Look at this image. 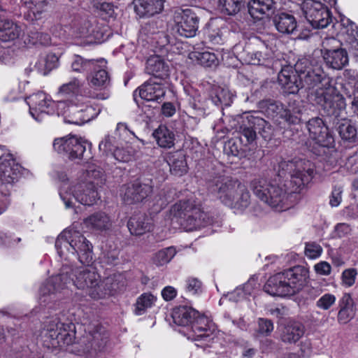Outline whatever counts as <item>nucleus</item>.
Listing matches in <instances>:
<instances>
[{
    "label": "nucleus",
    "instance_id": "obj_41",
    "mask_svg": "<svg viewBox=\"0 0 358 358\" xmlns=\"http://www.w3.org/2000/svg\"><path fill=\"white\" fill-rule=\"evenodd\" d=\"M189 59L206 67H215L218 64L217 56L209 51H192L189 52Z\"/></svg>",
    "mask_w": 358,
    "mask_h": 358
},
{
    "label": "nucleus",
    "instance_id": "obj_27",
    "mask_svg": "<svg viewBox=\"0 0 358 358\" xmlns=\"http://www.w3.org/2000/svg\"><path fill=\"white\" fill-rule=\"evenodd\" d=\"M224 24L221 18H213L208 22L204 34L210 43L217 45L223 43L224 32L226 31Z\"/></svg>",
    "mask_w": 358,
    "mask_h": 358
},
{
    "label": "nucleus",
    "instance_id": "obj_31",
    "mask_svg": "<svg viewBox=\"0 0 358 358\" xmlns=\"http://www.w3.org/2000/svg\"><path fill=\"white\" fill-rule=\"evenodd\" d=\"M95 69L87 77L90 85L94 87H105L109 83V77L105 69L106 62L103 59H99Z\"/></svg>",
    "mask_w": 358,
    "mask_h": 358
},
{
    "label": "nucleus",
    "instance_id": "obj_40",
    "mask_svg": "<svg viewBox=\"0 0 358 358\" xmlns=\"http://www.w3.org/2000/svg\"><path fill=\"white\" fill-rule=\"evenodd\" d=\"M96 20H83L77 22L73 26V34L77 38H87L97 32Z\"/></svg>",
    "mask_w": 358,
    "mask_h": 358
},
{
    "label": "nucleus",
    "instance_id": "obj_57",
    "mask_svg": "<svg viewBox=\"0 0 358 358\" xmlns=\"http://www.w3.org/2000/svg\"><path fill=\"white\" fill-rule=\"evenodd\" d=\"M185 289L191 295L199 294L201 292V282L196 278H189L186 280Z\"/></svg>",
    "mask_w": 358,
    "mask_h": 358
},
{
    "label": "nucleus",
    "instance_id": "obj_25",
    "mask_svg": "<svg viewBox=\"0 0 358 358\" xmlns=\"http://www.w3.org/2000/svg\"><path fill=\"white\" fill-rule=\"evenodd\" d=\"M278 80L284 92L287 94H295L300 88L303 87L301 86V80L297 81L296 75L290 66H286L281 70L278 73Z\"/></svg>",
    "mask_w": 358,
    "mask_h": 358
},
{
    "label": "nucleus",
    "instance_id": "obj_35",
    "mask_svg": "<svg viewBox=\"0 0 358 358\" xmlns=\"http://www.w3.org/2000/svg\"><path fill=\"white\" fill-rule=\"evenodd\" d=\"M59 65V58L55 53H48L40 57L36 62L34 68L43 76L48 75L51 71Z\"/></svg>",
    "mask_w": 358,
    "mask_h": 358
},
{
    "label": "nucleus",
    "instance_id": "obj_48",
    "mask_svg": "<svg viewBox=\"0 0 358 358\" xmlns=\"http://www.w3.org/2000/svg\"><path fill=\"white\" fill-rule=\"evenodd\" d=\"M263 108H265V113L268 116L272 117L280 116L288 119V113L280 103L271 100L266 101L263 103Z\"/></svg>",
    "mask_w": 358,
    "mask_h": 358
},
{
    "label": "nucleus",
    "instance_id": "obj_33",
    "mask_svg": "<svg viewBox=\"0 0 358 358\" xmlns=\"http://www.w3.org/2000/svg\"><path fill=\"white\" fill-rule=\"evenodd\" d=\"M276 29L283 34H292L296 31L297 22L294 15L281 13L273 20Z\"/></svg>",
    "mask_w": 358,
    "mask_h": 358
},
{
    "label": "nucleus",
    "instance_id": "obj_22",
    "mask_svg": "<svg viewBox=\"0 0 358 358\" xmlns=\"http://www.w3.org/2000/svg\"><path fill=\"white\" fill-rule=\"evenodd\" d=\"M285 271L271 276L264 285V291L271 296H285L290 295L288 282Z\"/></svg>",
    "mask_w": 358,
    "mask_h": 358
},
{
    "label": "nucleus",
    "instance_id": "obj_37",
    "mask_svg": "<svg viewBox=\"0 0 358 358\" xmlns=\"http://www.w3.org/2000/svg\"><path fill=\"white\" fill-rule=\"evenodd\" d=\"M254 44L259 45V50L250 53V59L249 63L252 65L264 64L266 61L272 55V51L268 48V45L258 38H254Z\"/></svg>",
    "mask_w": 358,
    "mask_h": 358
},
{
    "label": "nucleus",
    "instance_id": "obj_38",
    "mask_svg": "<svg viewBox=\"0 0 358 358\" xmlns=\"http://www.w3.org/2000/svg\"><path fill=\"white\" fill-rule=\"evenodd\" d=\"M157 145L164 148H171L174 145L175 134L173 131L164 125H160L152 133Z\"/></svg>",
    "mask_w": 358,
    "mask_h": 358
},
{
    "label": "nucleus",
    "instance_id": "obj_39",
    "mask_svg": "<svg viewBox=\"0 0 358 358\" xmlns=\"http://www.w3.org/2000/svg\"><path fill=\"white\" fill-rule=\"evenodd\" d=\"M167 162L171 172L176 176H182L187 171V164L185 155L181 152L170 153L167 157Z\"/></svg>",
    "mask_w": 358,
    "mask_h": 358
},
{
    "label": "nucleus",
    "instance_id": "obj_43",
    "mask_svg": "<svg viewBox=\"0 0 358 358\" xmlns=\"http://www.w3.org/2000/svg\"><path fill=\"white\" fill-rule=\"evenodd\" d=\"M98 60L87 59L84 57L75 55H73L70 61L71 69L73 72L83 73L85 71L95 69L97 66Z\"/></svg>",
    "mask_w": 358,
    "mask_h": 358
},
{
    "label": "nucleus",
    "instance_id": "obj_56",
    "mask_svg": "<svg viewBox=\"0 0 358 358\" xmlns=\"http://www.w3.org/2000/svg\"><path fill=\"white\" fill-rule=\"evenodd\" d=\"M355 315L354 308H339L338 313V322L340 324H347Z\"/></svg>",
    "mask_w": 358,
    "mask_h": 358
},
{
    "label": "nucleus",
    "instance_id": "obj_36",
    "mask_svg": "<svg viewBox=\"0 0 358 358\" xmlns=\"http://www.w3.org/2000/svg\"><path fill=\"white\" fill-rule=\"evenodd\" d=\"M255 285L256 282L254 279L249 280L243 286L236 287L232 292L222 297L220 300V303L221 304V303L227 298H229L230 301L234 302L242 301L248 299L252 295Z\"/></svg>",
    "mask_w": 358,
    "mask_h": 358
},
{
    "label": "nucleus",
    "instance_id": "obj_15",
    "mask_svg": "<svg viewBox=\"0 0 358 358\" xmlns=\"http://www.w3.org/2000/svg\"><path fill=\"white\" fill-rule=\"evenodd\" d=\"M115 138L108 135L99 143V148L100 150H103L106 154L110 152L113 157L119 162H128L131 156L144 145L142 140L135 136L133 138L132 142L130 143L131 145H127L126 149L115 146Z\"/></svg>",
    "mask_w": 358,
    "mask_h": 358
},
{
    "label": "nucleus",
    "instance_id": "obj_61",
    "mask_svg": "<svg viewBox=\"0 0 358 358\" xmlns=\"http://www.w3.org/2000/svg\"><path fill=\"white\" fill-rule=\"evenodd\" d=\"M351 231L350 227L345 223L338 224L335 227V236L341 238L348 234Z\"/></svg>",
    "mask_w": 358,
    "mask_h": 358
},
{
    "label": "nucleus",
    "instance_id": "obj_44",
    "mask_svg": "<svg viewBox=\"0 0 358 358\" xmlns=\"http://www.w3.org/2000/svg\"><path fill=\"white\" fill-rule=\"evenodd\" d=\"M20 27L12 22L0 20V41L15 39L20 34Z\"/></svg>",
    "mask_w": 358,
    "mask_h": 358
},
{
    "label": "nucleus",
    "instance_id": "obj_54",
    "mask_svg": "<svg viewBox=\"0 0 358 358\" xmlns=\"http://www.w3.org/2000/svg\"><path fill=\"white\" fill-rule=\"evenodd\" d=\"M258 328L257 333L261 336H267L271 334L273 330V322L265 318L259 317L257 320Z\"/></svg>",
    "mask_w": 358,
    "mask_h": 358
},
{
    "label": "nucleus",
    "instance_id": "obj_30",
    "mask_svg": "<svg viewBox=\"0 0 358 358\" xmlns=\"http://www.w3.org/2000/svg\"><path fill=\"white\" fill-rule=\"evenodd\" d=\"M146 71L156 78L164 79L169 76V66L160 56L153 55L147 60Z\"/></svg>",
    "mask_w": 358,
    "mask_h": 358
},
{
    "label": "nucleus",
    "instance_id": "obj_19",
    "mask_svg": "<svg viewBox=\"0 0 358 358\" xmlns=\"http://www.w3.org/2000/svg\"><path fill=\"white\" fill-rule=\"evenodd\" d=\"M107 337L104 329L98 324H89L85 329V336L82 339V343L85 345V350L97 349L103 346Z\"/></svg>",
    "mask_w": 358,
    "mask_h": 358
},
{
    "label": "nucleus",
    "instance_id": "obj_20",
    "mask_svg": "<svg viewBox=\"0 0 358 358\" xmlns=\"http://www.w3.org/2000/svg\"><path fill=\"white\" fill-rule=\"evenodd\" d=\"M152 192V187L148 184L138 182L124 186L122 189V199L127 204L143 201Z\"/></svg>",
    "mask_w": 358,
    "mask_h": 358
},
{
    "label": "nucleus",
    "instance_id": "obj_53",
    "mask_svg": "<svg viewBox=\"0 0 358 358\" xmlns=\"http://www.w3.org/2000/svg\"><path fill=\"white\" fill-rule=\"evenodd\" d=\"M323 249L320 245L315 243H307L305 246V255L310 259L319 258L322 254Z\"/></svg>",
    "mask_w": 358,
    "mask_h": 358
},
{
    "label": "nucleus",
    "instance_id": "obj_60",
    "mask_svg": "<svg viewBox=\"0 0 358 358\" xmlns=\"http://www.w3.org/2000/svg\"><path fill=\"white\" fill-rule=\"evenodd\" d=\"M315 273L320 275H329L331 272V265L325 261H321L314 266Z\"/></svg>",
    "mask_w": 358,
    "mask_h": 358
},
{
    "label": "nucleus",
    "instance_id": "obj_13",
    "mask_svg": "<svg viewBox=\"0 0 358 358\" xmlns=\"http://www.w3.org/2000/svg\"><path fill=\"white\" fill-rule=\"evenodd\" d=\"M88 142L76 136H67L55 139L54 150L60 154L66 155L71 160L81 159L86 150Z\"/></svg>",
    "mask_w": 358,
    "mask_h": 358
},
{
    "label": "nucleus",
    "instance_id": "obj_28",
    "mask_svg": "<svg viewBox=\"0 0 358 358\" xmlns=\"http://www.w3.org/2000/svg\"><path fill=\"white\" fill-rule=\"evenodd\" d=\"M165 0H134L135 12L140 17L152 16L161 13Z\"/></svg>",
    "mask_w": 358,
    "mask_h": 358
},
{
    "label": "nucleus",
    "instance_id": "obj_1",
    "mask_svg": "<svg viewBox=\"0 0 358 358\" xmlns=\"http://www.w3.org/2000/svg\"><path fill=\"white\" fill-rule=\"evenodd\" d=\"M55 248L62 261L72 262L77 259L85 266L73 268L67 263L64 264L59 274L51 276L41 285V303L48 302L56 293L71 287L86 291L95 300L108 295L106 285L92 266V245L80 232L73 229H64L55 241Z\"/></svg>",
    "mask_w": 358,
    "mask_h": 358
},
{
    "label": "nucleus",
    "instance_id": "obj_5",
    "mask_svg": "<svg viewBox=\"0 0 358 358\" xmlns=\"http://www.w3.org/2000/svg\"><path fill=\"white\" fill-rule=\"evenodd\" d=\"M58 116L64 117L66 123L81 125L96 117L100 112L97 106L82 95L70 101L57 102Z\"/></svg>",
    "mask_w": 358,
    "mask_h": 358
},
{
    "label": "nucleus",
    "instance_id": "obj_45",
    "mask_svg": "<svg viewBox=\"0 0 358 358\" xmlns=\"http://www.w3.org/2000/svg\"><path fill=\"white\" fill-rule=\"evenodd\" d=\"M157 298L150 292L141 294L136 299L135 303V314L137 315H143L148 309L155 306Z\"/></svg>",
    "mask_w": 358,
    "mask_h": 358
},
{
    "label": "nucleus",
    "instance_id": "obj_12",
    "mask_svg": "<svg viewBox=\"0 0 358 358\" xmlns=\"http://www.w3.org/2000/svg\"><path fill=\"white\" fill-rule=\"evenodd\" d=\"M301 9L306 19L315 29L325 28L331 21L329 10L319 1L304 0Z\"/></svg>",
    "mask_w": 358,
    "mask_h": 358
},
{
    "label": "nucleus",
    "instance_id": "obj_23",
    "mask_svg": "<svg viewBox=\"0 0 358 358\" xmlns=\"http://www.w3.org/2000/svg\"><path fill=\"white\" fill-rule=\"evenodd\" d=\"M75 180L98 188L105 184L106 176L100 166L90 163L87 164L85 171Z\"/></svg>",
    "mask_w": 358,
    "mask_h": 358
},
{
    "label": "nucleus",
    "instance_id": "obj_4",
    "mask_svg": "<svg viewBox=\"0 0 358 358\" xmlns=\"http://www.w3.org/2000/svg\"><path fill=\"white\" fill-rule=\"evenodd\" d=\"M57 178L61 182L59 194L67 209L73 208L76 202L85 206H92L100 198L97 188L76 180L69 182L65 172L58 173Z\"/></svg>",
    "mask_w": 358,
    "mask_h": 358
},
{
    "label": "nucleus",
    "instance_id": "obj_14",
    "mask_svg": "<svg viewBox=\"0 0 358 358\" xmlns=\"http://www.w3.org/2000/svg\"><path fill=\"white\" fill-rule=\"evenodd\" d=\"M45 336L50 338L54 348L71 345L76 337L75 326L73 323L64 324L54 320L48 327Z\"/></svg>",
    "mask_w": 358,
    "mask_h": 358
},
{
    "label": "nucleus",
    "instance_id": "obj_10",
    "mask_svg": "<svg viewBox=\"0 0 358 358\" xmlns=\"http://www.w3.org/2000/svg\"><path fill=\"white\" fill-rule=\"evenodd\" d=\"M30 115L37 122H41L48 115H57V102L44 92H38L26 99Z\"/></svg>",
    "mask_w": 358,
    "mask_h": 358
},
{
    "label": "nucleus",
    "instance_id": "obj_34",
    "mask_svg": "<svg viewBox=\"0 0 358 358\" xmlns=\"http://www.w3.org/2000/svg\"><path fill=\"white\" fill-rule=\"evenodd\" d=\"M152 228L151 219L143 214L131 217L128 222V229L133 235L140 236Z\"/></svg>",
    "mask_w": 358,
    "mask_h": 358
},
{
    "label": "nucleus",
    "instance_id": "obj_6",
    "mask_svg": "<svg viewBox=\"0 0 358 358\" xmlns=\"http://www.w3.org/2000/svg\"><path fill=\"white\" fill-rule=\"evenodd\" d=\"M252 187L254 194L260 200L277 211H283L292 206L283 189L265 179L254 180Z\"/></svg>",
    "mask_w": 358,
    "mask_h": 358
},
{
    "label": "nucleus",
    "instance_id": "obj_63",
    "mask_svg": "<svg viewBox=\"0 0 358 358\" xmlns=\"http://www.w3.org/2000/svg\"><path fill=\"white\" fill-rule=\"evenodd\" d=\"M339 308H354L353 300L349 293H345L338 301Z\"/></svg>",
    "mask_w": 358,
    "mask_h": 358
},
{
    "label": "nucleus",
    "instance_id": "obj_3",
    "mask_svg": "<svg viewBox=\"0 0 358 358\" xmlns=\"http://www.w3.org/2000/svg\"><path fill=\"white\" fill-rule=\"evenodd\" d=\"M172 317L174 323L186 327L185 332L188 339L208 341L214 331L213 324L205 315L188 306H179L173 309Z\"/></svg>",
    "mask_w": 358,
    "mask_h": 358
},
{
    "label": "nucleus",
    "instance_id": "obj_58",
    "mask_svg": "<svg viewBox=\"0 0 358 358\" xmlns=\"http://www.w3.org/2000/svg\"><path fill=\"white\" fill-rule=\"evenodd\" d=\"M343 188L341 186L334 187L329 196V204L331 207H338L342 201Z\"/></svg>",
    "mask_w": 358,
    "mask_h": 358
},
{
    "label": "nucleus",
    "instance_id": "obj_9",
    "mask_svg": "<svg viewBox=\"0 0 358 358\" xmlns=\"http://www.w3.org/2000/svg\"><path fill=\"white\" fill-rule=\"evenodd\" d=\"M279 176L287 173L291 177V182L296 187L295 190L308 184L313 178V169L309 161L298 159L281 162L279 164Z\"/></svg>",
    "mask_w": 358,
    "mask_h": 358
},
{
    "label": "nucleus",
    "instance_id": "obj_49",
    "mask_svg": "<svg viewBox=\"0 0 358 358\" xmlns=\"http://www.w3.org/2000/svg\"><path fill=\"white\" fill-rule=\"evenodd\" d=\"M83 86L82 82L77 78H73L67 83L62 84L58 89L61 96H69L76 94Z\"/></svg>",
    "mask_w": 358,
    "mask_h": 358
},
{
    "label": "nucleus",
    "instance_id": "obj_8",
    "mask_svg": "<svg viewBox=\"0 0 358 358\" xmlns=\"http://www.w3.org/2000/svg\"><path fill=\"white\" fill-rule=\"evenodd\" d=\"M170 214L173 217H186L187 227L188 230H194L208 225H213V219L199 208L192 207L186 201H179L175 203L170 209Z\"/></svg>",
    "mask_w": 358,
    "mask_h": 358
},
{
    "label": "nucleus",
    "instance_id": "obj_55",
    "mask_svg": "<svg viewBox=\"0 0 358 358\" xmlns=\"http://www.w3.org/2000/svg\"><path fill=\"white\" fill-rule=\"evenodd\" d=\"M93 6L101 13H105L109 17H112L114 14V6L106 0H94Z\"/></svg>",
    "mask_w": 358,
    "mask_h": 358
},
{
    "label": "nucleus",
    "instance_id": "obj_24",
    "mask_svg": "<svg viewBox=\"0 0 358 358\" xmlns=\"http://www.w3.org/2000/svg\"><path fill=\"white\" fill-rule=\"evenodd\" d=\"M338 36L353 53L358 56V27L352 22L341 24Z\"/></svg>",
    "mask_w": 358,
    "mask_h": 358
},
{
    "label": "nucleus",
    "instance_id": "obj_51",
    "mask_svg": "<svg viewBox=\"0 0 358 358\" xmlns=\"http://www.w3.org/2000/svg\"><path fill=\"white\" fill-rule=\"evenodd\" d=\"M336 301V297L334 294L326 293L316 301V306L323 310H327L335 304Z\"/></svg>",
    "mask_w": 358,
    "mask_h": 358
},
{
    "label": "nucleus",
    "instance_id": "obj_52",
    "mask_svg": "<svg viewBox=\"0 0 358 358\" xmlns=\"http://www.w3.org/2000/svg\"><path fill=\"white\" fill-rule=\"evenodd\" d=\"M357 271L350 268L345 269L341 274V285L345 287H352L356 281Z\"/></svg>",
    "mask_w": 358,
    "mask_h": 358
},
{
    "label": "nucleus",
    "instance_id": "obj_26",
    "mask_svg": "<svg viewBox=\"0 0 358 358\" xmlns=\"http://www.w3.org/2000/svg\"><path fill=\"white\" fill-rule=\"evenodd\" d=\"M248 12L252 17L263 19L274 12V0H250L248 4Z\"/></svg>",
    "mask_w": 358,
    "mask_h": 358
},
{
    "label": "nucleus",
    "instance_id": "obj_64",
    "mask_svg": "<svg viewBox=\"0 0 358 358\" xmlns=\"http://www.w3.org/2000/svg\"><path fill=\"white\" fill-rule=\"evenodd\" d=\"M0 238L2 243L7 245H12L20 241V238L15 239L13 238L12 235L8 233H1Z\"/></svg>",
    "mask_w": 358,
    "mask_h": 358
},
{
    "label": "nucleus",
    "instance_id": "obj_18",
    "mask_svg": "<svg viewBox=\"0 0 358 358\" xmlns=\"http://www.w3.org/2000/svg\"><path fill=\"white\" fill-rule=\"evenodd\" d=\"M20 166L13 156L0 146V180L6 183L13 182L18 178Z\"/></svg>",
    "mask_w": 358,
    "mask_h": 358
},
{
    "label": "nucleus",
    "instance_id": "obj_59",
    "mask_svg": "<svg viewBox=\"0 0 358 358\" xmlns=\"http://www.w3.org/2000/svg\"><path fill=\"white\" fill-rule=\"evenodd\" d=\"M167 199L162 197L161 195L155 196L153 200L149 204L151 206L153 213H158L164 208L167 204Z\"/></svg>",
    "mask_w": 358,
    "mask_h": 358
},
{
    "label": "nucleus",
    "instance_id": "obj_2",
    "mask_svg": "<svg viewBox=\"0 0 358 358\" xmlns=\"http://www.w3.org/2000/svg\"><path fill=\"white\" fill-rule=\"evenodd\" d=\"M295 73L301 80V86L311 90L318 103L327 102L335 92L330 78L317 62H310L306 59L299 60L295 64Z\"/></svg>",
    "mask_w": 358,
    "mask_h": 358
},
{
    "label": "nucleus",
    "instance_id": "obj_47",
    "mask_svg": "<svg viewBox=\"0 0 358 358\" xmlns=\"http://www.w3.org/2000/svg\"><path fill=\"white\" fill-rule=\"evenodd\" d=\"M243 0H218V9L224 15H234L242 6Z\"/></svg>",
    "mask_w": 358,
    "mask_h": 358
},
{
    "label": "nucleus",
    "instance_id": "obj_42",
    "mask_svg": "<svg viewBox=\"0 0 358 358\" xmlns=\"http://www.w3.org/2000/svg\"><path fill=\"white\" fill-rule=\"evenodd\" d=\"M303 327L300 323H289L284 327L281 334V339L285 343H296L303 335Z\"/></svg>",
    "mask_w": 358,
    "mask_h": 358
},
{
    "label": "nucleus",
    "instance_id": "obj_46",
    "mask_svg": "<svg viewBox=\"0 0 358 358\" xmlns=\"http://www.w3.org/2000/svg\"><path fill=\"white\" fill-rule=\"evenodd\" d=\"M176 250L173 247H168L157 252L152 258V263L157 266H162L171 262L175 257Z\"/></svg>",
    "mask_w": 358,
    "mask_h": 358
},
{
    "label": "nucleus",
    "instance_id": "obj_50",
    "mask_svg": "<svg viewBox=\"0 0 358 358\" xmlns=\"http://www.w3.org/2000/svg\"><path fill=\"white\" fill-rule=\"evenodd\" d=\"M341 137L345 141H353L357 136V129L350 120H344L338 127Z\"/></svg>",
    "mask_w": 358,
    "mask_h": 358
},
{
    "label": "nucleus",
    "instance_id": "obj_29",
    "mask_svg": "<svg viewBox=\"0 0 358 358\" xmlns=\"http://www.w3.org/2000/svg\"><path fill=\"white\" fill-rule=\"evenodd\" d=\"M165 87L162 83L150 80L141 85L138 94L141 99L148 101L160 100L165 94Z\"/></svg>",
    "mask_w": 358,
    "mask_h": 358
},
{
    "label": "nucleus",
    "instance_id": "obj_16",
    "mask_svg": "<svg viewBox=\"0 0 358 358\" xmlns=\"http://www.w3.org/2000/svg\"><path fill=\"white\" fill-rule=\"evenodd\" d=\"M306 127L309 136L307 144L310 147H329L334 143V138L322 119L316 117L310 120Z\"/></svg>",
    "mask_w": 358,
    "mask_h": 358
},
{
    "label": "nucleus",
    "instance_id": "obj_17",
    "mask_svg": "<svg viewBox=\"0 0 358 358\" xmlns=\"http://www.w3.org/2000/svg\"><path fill=\"white\" fill-rule=\"evenodd\" d=\"M336 43L334 38H327L322 42L321 53L326 65L335 70H341L348 64V55L346 50L341 48H329Z\"/></svg>",
    "mask_w": 358,
    "mask_h": 358
},
{
    "label": "nucleus",
    "instance_id": "obj_11",
    "mask_svg": "<svg viewBox=\"0 0 358 358\" xmlns=\"http://www.w3.org/2000/svg\"><path fill=\"white\" fill-rule=\"evenodd\" d=\"M174 29L179 35L192 38L196 36L199 29V18L194 9L177 8L173 11Z\"/></svg>",
    "mask_w": 358,
    "mask_h": 358
},
{
    "label": "nucleus",
    "instance_id": "obj_62",
    "mask_svg": "<svg viewBox=\"0 0 358 358\" xmlns=\"http://www.w3.org/2000/svg\"><path fill=\"white\" fill-rule=\"evenodd\" d=\"M177 295V290L172 286H166L162 290V296L166 301L173 300Z\"/></svg>",
    "mask_w": 358,
    "mask_h": 358
},
{
    "label": "nucleus",
    "instance_id": "obj_32",
    "mask_svg": "<svg viewBox=\"0 0 358 358\" xmlns=\"http://www.w3.org/2000/svg\"><path fill=\"white\" fill-rule=\"evenodd\" d=\"M84 227L92 231H104L111 227L110 218L105 213H94L83 221Z\"/></svg>",
    "mask_w": 358,
    "mask_h": 358
},
{
    "label": "nucleus",
    "instance_id": "obj_21",
    "mask_svg": "<svg viewBox=\"0 0 358 358\" xmlns=\"http://www.w3.org/2000/svg\"><path fill=\"white\" fill-rule=\"evenodd\" d=\"M289 288L290 295H292L302 289L309 276L308 268L302 266H294L285 270Z\"/></svg>",
    "mask_w": 358,
    "mask_h": 358
},
{
    "label": "nucleus",
    "instance_id": "obj_7",
    "mask_svg": "<svg viewBox=\"0 0 358 358\" xmlns=\"http://www.w3.org/2000/svg\"><path fill=\"white\" fill-rule=\"evenodd\" d=\"M216 187L218 196L225 205L241 210L249 206L250 196L244 185L237 181L227 180L217 184Z\"/></svg>",
    "mask_w": 358,
    "mask_h": 358
}]
</instances>
